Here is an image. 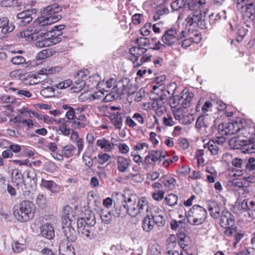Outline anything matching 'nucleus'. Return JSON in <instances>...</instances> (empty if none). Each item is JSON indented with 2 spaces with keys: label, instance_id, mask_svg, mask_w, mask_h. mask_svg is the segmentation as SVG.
Listing matches in <instances>:
<instances>
[{
  "label": "nucleus",
  "instance_id": "1",
  "mask_svg": "<svg viewBox=\"0 0 255 255\" xmlns=\"http://www.w3.org/2000/svg\"><path fill=\"white\" fill-rule=\"evenodd\" d=\"M61 10V6L57 3L47 6L43 10V15L36 19L35 27H29L27 30L20 32L17 35L18 36L25 38L28 42L37 39L39 33L45 32L44 29L47 26L61 19V16L58 12Z\"/></svg>",
  "mask_w": 255,
  "mask_h": 255
},
{
  "label": "nucleus",
  "instance_id": "2",
  "mask_svg": "<svg viewBox=\"0 0 255 255\" xmlns=\"http://www.w3.org/2000/svg\"><path fill=\"white\" fill-rule=\"evenodd\" d=\"M205 3V0H194L190 5L185 7L178 20L185 18L186 27L189 30H196L197 28H206L205 15H203L201 7Z\"/></svg>",
  "mask_w": 255,
  "mask_h": 255
},
{
  "label": "nucleus",
  "instance_id": "3",
  "mask_svg": "<svg viewBox=\"0 0 255 255\" xmlns=\"http://www.w3.org/2000/svg\"><path fill=\"white\" fill-rule=\"evenodd\" d=\"M96 223L94 214L89 217L79 218L77 221V230L80 236L85 240H92L97 237V234L93 230V226Z\"/></svg>",
  "mask_w": 255,
  "mask_h": 255
},
{
  "label": "nucleus",
  "instance_id": "4",
  "mask_svg": "<svg viewBox=\"0 0 255 255\" xmlns=\"http://www.w3.org/2000/svg\"><path fill=\"white\" fill-rule=\"evenodd\" d=\"M35 211L36 207L32 202L23 200L14 206L13 215L18 221L27 222L33 218Z\"/></svg>",
  "mask_w": 255,
  "mask_h": 255
},
{
  "label": "nucleus",
  "instance_id": "5",
  "mask_svg": "<svg viewBox=\"0 0 255 255\" xmlns=\"http://www.w3.org/2000/svg\"><path fill=\"white\" fill-rule=\"evenodd\" d=\"M74 217L72 208L66 206L63 208L62 224L63 233L68 242H74L77 240V234L71 225L72 218Z\"/></svg>",
  "mask_w": 255,
  "mask_h": 255
},
{
  "label": "nucleus",
  "instance_id": "6",
  "mask_svg": "<svg viewBox=\"0 0 255 255\" xmlns=\"http://www.w3.org/2000/svg\"><path fill=\"white\" fill-rule=\"evenodd\" d=\"M116 195L117 199L114 204V216L117 218H124L128 214V203L132 201L135 202L134 195L131 194L127 197L121 192H117Z\"/></svg>",
  "mask_w": 255,
  "mask_h": 255
},
{
  "label": "nucleus",
  "instance_id": "7",
  "mask_svg": "<svg viewBox=\"0 0 255 255\" xmlns=\"http://www.w3.org/2000/svg\"><path fill=\"white\" fill-rule=\"evenodd\" d=\"M207 217L206 210L198 205H194L185 213L187 222L191 225L198 226L203 224Z\"/></svg>",
  "mask_w": 255,
  "mask_h": 255
},
{
  "label": "nucleus",
  "instance_id": "8",
  "mask_svg": "<svg viewBox=\"0 0 255 255\" xmlns=\"http://www.w3.org/2000/svg\"><path fill=\"white\" fill-rule=\"evenodd\" d=\"M39 34L37 39H34V40H37L35 42L36 47L42 48L50 46L61 41L59 33H56L51 30L47 32L40 33Z\"/></svg>",
  "mask_w": 255,
  "mask_h": 255
},
{
  "label": "nucleus",
  "instance_id": "9",
  "mask_svg": "<svg viewBox=\"0 0 255 255\" xmlns=\"http://www.w3.org/2000/svg\"><path fill=\"white\" fill-rule=\"evenodd\" d=\"M135 202L128 203V214L131 217H134L138 215H141L147 212L148 208L147 201L145 197H141L137 199L134 195Z\"/></svg>",
  "mask_w": 255,
  "mask_h": 255
},
{
  "label": "nucleus",
  "instance_id": "10",
  "mask_svg": "<svg viewBox=\"0 0 255 255\" xmlns=\"http://www.w3.org/2000/svg\"><path fill=\"white\" fill-rule=\"evenodd\" d=\"M229 144L234 148H241L245 153L255 152V142H252L251 138L244 139L241 136L234 137L230 140Z\"/></svg>",
  "mask_w": 255,
  "mask_h": 255
},
{
  "label": "nucleus",
  "instance_id": "11",
  "mask_svg": "<svg viewBox=\"0 0 255 255\" xmlns=\"http://www.w3.org/2000/svg\"><path fill=\"white\" fill-rule=\"evenodd\" d=\"M236 7L245 16L255 17V0H237Z\"/></svg>",
  "mask_w": 255,
  "mask_h": 255
},
{
  "label": "nucleus",
  "instance_id": "12",
  "mask_svg": "<svg viewBox=\"0 0 255 255\" xmlns=\"http://www.w3.org/2000/svg\"><path fill=\"white\" fill-rule=\"evenodd\" d=\"M185 32L183 30L180 31L178 29L172 27L166 30L165 33L162 36V41L167 46H172L176 41L179 42L182 38L186 37Z\"/></svg>",
  "mask_w": 255,
  "mask_h": 255
},
{
  "label": "nucleus",
  "instance_id": "13",
  "mask_svg": "<svg viewBox=\"0 0 255 255\" xmlns=\"http://www.w3.org/2000/svg\"><path fill=\"white\" fill-rule=\"evenodd\" d=\"M242 127V121H233L232 123H223L218 126V132L222 135H232L238 133Z\"/></svg>",
  "mask_w": 255,
  "mask_h": 255
},
{
  "label": "nucleus",
  "instance_id": "14",
  "mask_svg": "<svg viewBox=\"0 0 255 255\" xmlns=\"http://www.w3.org/2000/svg\"><path fill=\"white\" fill-rule=\"evenodd\" d=\"M25 182L23 180V175L21 172L16 169L13 170L11 173V183L7 186V191L19 190Z\"/></svg>",
  "mask_w": 255,
  "mask_h": 255
},
{
  "label": "nucleus",
  "instance_id": "15",
  "mask_svg": "<svg viewBox=\"0 0 255 255\" xmlns=\"http://www.w3.org/2000/svg\"><path fill=\"white\" fill-rule=\"evenodd\" d=\"M209 117L208 115L200 116L198 117L196 123V127L199 132L205 136H208L212 133L213 127L209 128Z\"/></svg>",
  "mask_w": 255,
  "mask_h": 255
},
{
  "label": "nucleus",
  "instance_id": "16",
  "mask_svg": "<svg viewBox=\"0 0 255 255\" xmlns=\"http://www.w3.org/2000/svg\"><path fill=\"white\" fill-rule=\"evenodd\" d=\"M36 9L32 8L24 10L17 14V23L20 26H24L30 22L32 20V14L36 13Z\"/></svg>",
  "mask_w": 255,
  "mask_h": 255
},
{
  "label": "nucleus",
  "instance_id": "17",
  "mask_svg": "<svg viewBox=\"0 0 255 255\" xmlns=\"http://www.w3.org/2000/svg\"><path fill=\"white\" fill-rule=\"evenodd\" d=\"M176 88V85L175 83L170 84L168 87V90H167V93L169 95L170 94L173 95L174 94ZM169 104L171 110L178 108L177 107L181 104L180 95H173L170 97L169 99Z\"/></svg>",
  "mask_w": 255,
  "mask_h": 255
},
{
  "label": "nucleus",
  "instance_id": "18",
  "mask_svg": "<svg viewBox=\"0 0 255 255\" xmlns=\"http://www.w3.org/2000/svg\"><path fill=\"white\" fill-rule=\"evenodd\" d=\"M220 217V224L223 228L233 226L235 224V219L234 216L228 210H224Z\"/></svg>",
  "mask_w": 255,
  "mask_h": 255
},
{
  "label": "nucleus",
  "instance_id": "19",
  "mask_svg": "<svg viewBox=\"0 0 255 255\" xmlns=\"http://www.w3.org/2000/svg\"><path fill=\"white\" fill-rule=\"evenodd\" d=\"M125 117L124 113L117 111L111 113L109 119L116 129H121L123 126V120Z\"/></svg>",
  "mask_w": 255,
  "mask_h": 255
},
{
  "label": "nucleus",
  "instance_id": "20",
  "mask_svg": "<svg viewBox=\"0 0 255 255\" xmlns=\"http://www.w3.org/2000/svg\"><path fill=\"white\" fill-rule=\"evenodd\" d=\"M248 161L249 162L245 165V170L247 172H250L249 174L252 173L253 175L245 177L244 179L246 182L249 183H255V163L253 164L255 161V158L250 157Z\"/></svg>",
  "mask_w": 255,
  "mask_h": 255
},
{
  "label": "nucleus",
  "instance_id": "21",
  "mask_svg": "<svg viewBox=\"0 0 255 255\" xmlns=\"http://www.w3.org/2000/svg\"><path fill=\"white\" fill-rule=\"evenodd\" d=\"M168 97L164 94H161L159 97L156 99L155 113L158 116L162 115L166 112L165 102L167 100Z\"/></svg>",
  "mask_w": 255,
  "mask_h": 255
},
{
  "label": "nucleus",
  "instance_id": "22",
  "mask_svg": "<svg viewBox=\"0 0 255 255\" xmlns=\"http://www.w3.org/2000/svg\"><path fill=\"white\" fill-rule=\"evenodd\" d=\"M194 0H175L173 1L171 4V7L173 11H178V16H180L182 10L184 9L185 7H187L190 5V2H192Z\"/></svg>",
  "mask_w": 255,
  "mask_h": 255
},
{
  "label": "nucleus",
  "instance_id": "23",
  "mask_svg": "<svg viewBox=\"0 0 255 255\" xmlns=\"http://www.w3.org/2000/svg\"><path fill=\"white\" fill-rule=\"evenodd\" d=\"M193 97V93L189 92L187 89H184L180 94L181 107L184 109L189 107Z\"/></svg>",
  "mask_w": 255,
  "mask_h": 255
},
{
  "label": "nucleus",
  "instance_id": "24",
  "mask_svg": "<svg viewBox=\"0 0 255 255\" xmlns=\"http://www.w3.org/2000/svg\"><path fill=\"white\" fill-rule=\"evenodd\" d=\"M147 51V49L139 46L132 47L129 50V54L131 55L130 59L132 61L134 66L135 63L138 60V58L144 54Z\"/></svg>",
  "mask_w": 255,
  "mask_h": 255
},
{
  "label": "nucleus",
  "instance_id": "25",
  "mask_svg": "<svg viewBox=\"0 0 255 255\" xmlns=\"http://www.w3.org/2000/svg\"><path fill=\"white\" fill-rule=\"evenodd\" d=\"M208 209L210 215L214 219H217L220 216V206L214 200L208 201Z\"/></svg>",
  "mask_w": 255,
  "mask_h": 255
},
{
  "label": "nucleus",
  "instance_id": "26",
  "mask_svg": "<svg viewBox=\"0 0 255 255\" xmlns=\"http://www.w3.org/2000/svg\"><path fill=\"white\" fill-rule=\"evenodd\" d=\"M254 134L255 135V128L249 126H243L242 123V127L240 128L238 131V135L237 137L241 136L244 139H251Z\"/></svg>",
  "mask_w": 255,
  "mask_h": 255
},
{
  "label": "nucleus",
  "instance_id": "27",
  "mask_svg": "<svg viewBox=\"0 0 255 255\" xmlns=\"http://www.w3.org/2000/svg\"><path fill=\"white\" fill-rule=\"evenodd\" d=\"M232 164L234 167L232 169L233 172H235L234 175L240 176L243 174L245 170V164L241 158H235L232 160Z\"/></svg>",
  "mask_w": 255,
  "mask_h": 255
},
{
  "label": "nucleus",
  "instance_id": "28",
  "mask_svg": "<svg viewBox=\"0 0 255 255\" xmlns=\"http://www.w3.org/2000/svg\"><path fill=\"white\" fill-rule=\"evenodd\" d=\"M41 235L42 237L48 239H52L55 236L53 226L48 223L42 225L40 228Z\"/></svg>",
  "mask_w": 255,
  "mask_h": 255
},
{
  "label": "nucleus",
  "instance_id": "29",
  "mask_svg": "<svg viewBox=\"0 0 255 255\" xmlns=\"http://www.w3.org/2000/svg\"><path fill=\"white\" fill-rule=\"evenodd\" d=\"M0 28L1 29L2 33L7 34L12 32L14 29L15 26L12 23H9L7 17H2L0 18Z\"/></svg>",
  "mask_w": 255,
  "mask_h": 255
},
{
  "label": "nucleus",
  "instance_id": "30",
  "mask_svg": "<svg viewBox=\"0 0 255 255\" xmlns=\"http://www.w3.org/2000/svg\"><path fill=\"white\" fill-rule=\"evenodd\" d=\"M130 165V160L122 156H119L117 159V168L119 171L125 172Z\"/></svg>",
  "mask_w": 255,
  "mask_h": 255
},
{
  "label": "nucleus",
  "instance_id": "31",
  "mask_svg": "<svg viewBox=\"0 0 255 255\" xmlns=\"http://www.w3.org/2000/svg\"><path fill=\"white\" fill-rule=\"evenodd\" d=\"M60 255H75V250L71 244L61 243L59 248Z\"/></svg>",
  "mask_w": 255,
  "mask_h": 255
},
{
  "label": "nucleus",
  "instance_id": "32",
  "mask_svg": "<svg viewBox=\"0 0 255 255\" xmlns=\"http://www.w3.org/2000/svg\"><path fill=\"white\" fill-rule=\"evenodd\" d=\"M97 145L106 152L112 151L114 146V144L104 137L97 140Z\"/></svg>",
  "mask_w": 255,
  "mask_h": 255
},
{
  "label": "nucleus",
  "instance_id": "33",
  "mask_svg": "<svg viewBox=\"0 0 255 255\" xmlns=\"http://www.w3.org/2000/svg\"><path fill=\"white\" fill-rule=\"evenodd\" d=\"M130 79L128 78H124L122 79L118 83V86H122L123 89L122 91L118 90L120 92L121 94H128V95H131L133 93L132 91H130L129 87Z\"/></svg>",
  "mask_w": 255,
  "mask_h": 255
},
{
  "label": "nucleus",
  "instance_id": "34",
  "mask_svg": "<svg viewBox=\"0 0 255 255\" xmlns=\"http://www.w3.org/2000/svg\"><path fill=\"white\" fill-rule=\"evenodd\" d=\"M249 28L248 25H246V27L241 25L237 26L236 38L238 42H240L243 40L247 35Z\"/></svg>",
  "mask_w": 255,
  "mask_h": 255
},
{
  "label": "nucleus",
  "instance_id": "35",
  "mask_svg": "<svg viewBox=\"0 0 255 255\" xmlns=\"http://www.w3.org/2000/svg\"><path fill=\"white\" fill-rule=\"evenodd\" d=\"M154 226V223L152 217L147 215L143 219L142 223L143 230L147 233L150 232Z\"/></svg>",
  "mask_w": 255,
  "mask_h": 255
},
{
  "label": "nucleus",
  "instance_id": "36",
  "mask_svg": "<svg viewBox=\"0 0 255 255\" xmlns=\"http://www.w3.org/2000/svg\"><path fill=\"white\" fill-rule=\"evenodd\" d=\"M160 181L168 188L169 190H173L176 184V180L172 177L163 176L160 178Z\"/></svg>",
  "mask_w": 255,
  "mask_h": 255
},
{
  "label": "nucleus",
  "instance_id": "37",
  "mask_svg": "<svg viewBox=\"0 0 255 255\" xmlns=\"http://www.w3.org/2000/svg\"><path fill=\"white\" fill-rule=\"evenodd\" d=\"M58 123H60L59 130L61 133L65 136H68L70 133V129L68 126V124H70L71 121L65 120L64 119H59Z\"/></svg>",
  "mask_w": 255,
  "mask_h": 255
},
{
  "label": "nucleus",
  "instance_id": "38",
  "mask_svg": "<svg viewBox=\"0 0 255 255\" xmlns=\"http://www.w3.org/2000/svg\"><path fill=\"white\" fill-rule=\"evenodd\" d=\"M114 211H109L107 209H102L100 210V217L102 220L106 224H109L112 220Z\"/></svg>",
  "mask_w": 255,
  "mask_h": 255
},
{
  "label": "nucleus",
  "instance_id": "39",
  "mask_svg": "<svg viewBox=\"0 0 255 255\" xmlns=\"http://www.w3.org/2000/svg\"><path fill=\"white\" fill-rule=\"evenodd\" d=\"M61 70V67L60 66H47L41 68L38 73L39 75H48L56 73H58Z\"/></svg>",
  "mask_w": 255,
  "mask_h": 255
},
{
  "label": "nucleus",
  "instance_id": "40",
  "mask_svg": "<svg viewBox=\"0 0 255 255\" xmlns=\"http://www.w3.org/2000/svg\"><path fill=\"white\" fill-rule=\"evenodd\" d=\"M23 176H25L27 179L31 182L30 187L32 189L33 185H35L36 180V174L35 170L33 168L28 169L24 172Z\"/></svg>",
  "mask_w": 255,
  "mask_h": 255
},
{
  "label": "nucleus",
  "instance_id": "41",
  "mask_svg": "<svg viewBox=\"0 0 255 255\" xmlns=\"http://www.w3.org/2000/svg\"><path fill=\"white\" fill-rule=\"evenodd\" d=\"M117 86H114L113 91L107 94L104 98L105 102H110L117 99L121 95L120 91L117 89Z\"/></svg>",
  "mask_w": 255,
  "mask_h": 255
},
{
  "label": "nucleus",
  "instance_id": "42",
  "mask_svg": "<svg viewBox=\"0 0 255 255\" xmlns=\"http://www.w3.org/2000/svg\"><path fill=\"white\" fill-rule=\"evenodd\" d=\"M204 147L205 148H208L212 155L218 154L219 151L218 145L213 140H210L208 143H205L204 145Z\"/></svg>",
  "mask_w": 255,
  "mask_h": 255
},
{
  "label": "nucleus",
  "instance_id": "43",
  "mask_svg": "<svg viewBox=\"0 0 255 255\" xmlns=\"http://www.w3.org/2000/svg\"><path fill=\"white\" fill-rule=\"evenodd\" d=\"M76 151V147L72 144H68L63 147L62 153L64 156L69 158L73 156Z\"/></svg>",
  "mask_w": 255,
  "mask_h": 255
},
{
  "label": "nucleus",
  "instance_id": "44",
  "mask_svg": "<svg viewBox=\"0 0 255 255\" xmlns=\"http://www.w3.org/2000/svg\"><path fill=\"white\" fill-rule=\"evenodd\" d=\"M151 158V161L153 162H156L159 160H161V158H164L165 157L166 152L160 150H153L149 153Z\"/></svg>",
  "mask_w": 255,
  "mask_h": 255
},
{
  "label": "nucleus",
  "instance_id": "45",
  "mask_svg": "<svg viewBox=\"0 0 255 255\" xmlns=\"http://www.w3.org/2000/svg\"><path fill=\"white\" fill-rule=\"evenodd\" d=\"M182 107H179L178 108L173 109L172 112L173 113L174 118L179 121L180 123L184 119L185 116V113L184 112V110Z\"/></svg>",
  "mask_w": 255,
  "mask_h": 255
},
{
  "label": "nucleus",
  "instance_id": "46",
  "mask_svg": "<svg viewBox=\"0 0 255 255\" xmlns=\"http://www.w3.org/2000/svg\"><path fill=\"white\" fill-rule=\"evenodd\" d=\"M248 202V200H244L240 204L241 208L243 212L249 211V216L253 218H255V208L254 211H251L252 210V209L249 207Z\"/></svg>",
  "mask_w": 255,
  "mask_h": 255
},
{
  "label": "nucleus",
  "instance_id": "47",
  "mask_svg": "<svg viewBox=\"0 0 255 255\" xmlns=\"http://www.w3.org/2000/svg\"><path fill=\"white\" fill-rule=\"evenodd\" d=\"M54 88L52 87H47L40 91V94L45 98H50L54 95Z\"/></svg>",
  "mask_w": 255,
  "mask_h": 255
},
{
  "label": "nucleus",
  "instance_id": "48",
  "mask_svg": "<svg viewBox=\"0 0 255 255\" xmlns=\"http://www.w3.org/2000/svg\"><path fill=\"white\" fill-rule=\"evenodd\" d=\"M82 160L84 164L88 167H91L93 165V160L91 158L90 152L86 150L82 156Z\"/></svg>",
  "mask_w": 255,
  "mask_h": 255
},
{
  "label": "nucleus",
  "instance_id": "49",
  "mask_svg": "<svg viewBox=\"0 0 255 255\" xmlns=\"http://www.w3.org/2000/svg\"><path fill=\"white\" fill-rule=\"evenodd\" d=\"M8 90H11L14 92H16L17 95L21 99H24L25 97L29 98L31 96V94L28 91L24 90H18L16 88H10Z\"/></svg>",
  "mask_w": 255,
  "mask_h": 255
},
{
  "label": "nucleus",
  "instance_id": "50",
  "mask_svg": "<svg viewBox=\"0 0 255 255\" xmlns=\"http://www.w3.org/2000/svg\"><path fill=\"white\" fill-rule=\"evenodd\" d=\"M151 217L154 221V225L156 224L157 226L160 227L163 226L165 223V220L161 214L152 215Z\"/></svg>",
  "mask_w": 255,
  "mask_h": 255
},
{
  "label": "nucleus",
  "instance_id": "51",
  "mask_svg": "<svg viewBox=\"0 0 255 255\" xmlns=\"http://www.w3.org/2000/svg\"><path fill=\"white\" fill-rule=\"evenodd\" d=\"M165 200L169 206H172L177 204L178 198L176 195L170 193L165 197Z\"/></svg>",
  "mask_w": 255,
  "mask_h": 255
},
{
  "label": "nucleus",
  "instance_id": "52",
  "mask_svg": "<svg viewBox=\"0 0 255 255\" xmlns=\"http://www.w3.org/2000/svg\"><path fill=\"white\" fill-rule=\"evenodd\" d=\"M231 211L234 214L238 215L244 213L241 208L240 201L239 199L235 202L234 204L231 208Z\"/></svg>",
  "mask_w": 255,
  "mask_h": 255
},
{
  "label": "nucleus",
  "instance_id": "53",
  "mask_svg": "<svg viewBox=\"0 0 255 255\" xmlns=\"http://www.w3.org/2000/svg\"><path fill=\"white\" fill-rule=\"evenodd\" d=\"M41 185L44 189L51 191L54 189V187L56 186V184L53 181L51 180H45L44 179L42 180Z\"/></svg>",
  "mask_w": 255,
  "mask_h": 255
},
{
  "label": "nucleus",
  "instance_id": "54",
  "mask_svg": "<svg viewBox=\"0 0 255 255\" xmlns=\"http://www.w3.org/2000/svg\"><path fill=\"white\" fill-rule=\"evenodd\" d=\"M26 246L24 244H21L16 241L12 244V249L15 253H19L23 251Z\"/></svg>",
  "mask_w": 255,
  "mask_h": 255
},
{
  "label": "nucleus",
  "instance_id": "55",
  "mask_svg": "<svg viewBox=\"0 0 255 255\" xmlns=\"http://www.w3.org/2000/svg\"><path fill=\"white\" fill-rule=\"evenodd\" d=\"M98 163L101 164L103 165L105 164L106 162H107L110 158H111V156L106 153H100L98 154Z\"/></svg>",
  "mask_w": 255,
  "mask_h": 255
},
{
  "label": "nucleus",
  "instance_id": "56",
  "mask_svg": "<svg viewBox=\"0 0 255 255\" xmlns=\"http://www.w3.org/2000/svg\"><path fill=\"white\" fill-rule=\"evenodd\" d=\"M151 24L150 23H146L140 28V33L142 35H148L151 32Z\"/></svg>",
  "mask_w": 255,
  "mask_h": 255
},
{
  "label": "nucleus",
  "instance_id": "57",
  "mask_svg": "<svg viewBox=\"0 0 255 255\" xmlns=\"http://www.w3.org/2000/svg\"><path fill=\"white\" fill-rule=\"evenodd\" d=\"M76 114H77V113L75 111V109L73 108H72L67 111L65 114V117L67 118V120L72 121L71 120H76Z\"/></svg>",
  "mask_w": 255,
  "mask_h": 255
},
{
  "label": "nucleus",
  "instance_id": "58",
  "mask_svg": "<svg viewBox=\"0 0 255 255\" xmlns=\"http://www.w3.org/2000/svg\"><path fill=\"white\" fill-rule=\"evenodd\" d=\"M123 247L121 244L112 245L110 248V251L114 255H118L120 254L123 251Z\"/></svg>",
  "mask_w": 255,
  "mask_h": 255
},
{
  "label": "nucleus",
  "instance_id": "59",
  "mask_svg": "<svg viewBox=\"0 0 255 255\" xmlns=\"http://www.w3.org/2000/svg\"><path fill=\"white\" fill-rule=\"evenodd\" d=\"M11 62L15 65H20L25 62V59L21 56H15L11 58Z\"/></svg>",
  "mask_w": 255,
  "mask_h": 255
},
{
  "label": "nucleus",
  "instance_id": "60",
  "mask_svg": "<svg viewBox=\"0 0 255 255\" xmlns=\"http://www.w3.org/2000/svg\"><path fill=\"white\" fill-rule=\"evenodd\" d=\"M72 82L70 79L66 80L64 81L60 82L56 84L55 86L57 88L62 89L69 87L72 84Z\"/></svg>",
  "mask_w": 255,
  "mask_h": 255
},
{
  "label": "nucleus",
  "instance_id": "61",
  "mask_svg": "<svg viewBox=\"0 0 255 255\" xmlns=\"http://www.w3.org/2000/svg\"><path fill=\"white\" fill-rule=\"evenodd\" d=\"M71 127L74 128H84L86 127V124L83 122L78 121H71Z\"/></svg>",
  "mask_w": 255,
  "mask_h": 255
},
{
  "label": "nucleus",
  "instance_id": "62",
  "mask_svg": "<svg viewBox=\"0 0 255 255\" xmlns=\"http://www.w3.org/2000/svg\"><path fill=\"white\" fill-rule=\"evenodd\" d=\"M224 228L226 229L224 234L227 236H231L234 233H236L237 231V227L235 225Z\"/></svg>",
  "mask_w": 255,
  "mask_h": 255
},
{
  "label": "nucleus",
  "instance_id": "63",
  "mask_svg": "<svg viewBox=\"0 0 255 255\" xmlns=\"http://www.w3.org/2000/svg\"><path fill=\"white\" fill-rule=\"evenodd\" d=\"M1 100L5 103H12L15 99L14 96L9 95H2L0 97Z\"/></svg>",
  "mask_w": 255,
  "mask_h": 255
},
{
  "label": "nucleus",
  "instance_id": "64",
  "mask_svg": "<svg viewBox=\"0 0 255 255\" xmlns=\"http://www.w3.org/2000/svg\"><path fill=\"white\" fill-rule=\"evenodd\" d=\"M36 202L39 206L43 207L46 204V199L42 194H39L37 197Z\"/></svg>",
  "mask_w": 255,
  "mask_h": 255
}]
</instances>
